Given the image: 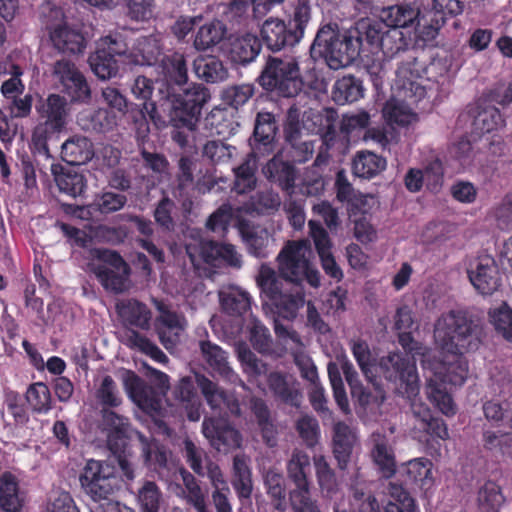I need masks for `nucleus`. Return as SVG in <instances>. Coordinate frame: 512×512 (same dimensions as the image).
I'll return each mask as SVG.
<instances>
[{"label":"nucleus","mask_w":512,"mask_h":512,"mask_svg":"<svg viewBox=\"0 0 512 512\" xmlns=\"http://www.w3.org/2000/svg\"><path fill=\"white\" fill-rule=\"evenodd\" d=\"M414 324L411 308L407 305L399 307L394 317V327L401 332L399 342L411 353L413 361L407 355L393 352L381 359L380 366L385 377L389 381H399L403 393L412 400L419 393L415 366L419 358L425 373L429 400L443 414L452 416L456 413V406L446 385L461 386L468 377V363L462 354L478 346L472 322L462 312L449 311L442 314L434 325L438 352L413 341L409 331Z\"/></svg>","instance_id":"f257e3e1"},{"label":"nucleus","mask_w":512,"mask_h":512,"mask_svg":"<svg viewBox=\"0 0 512 512\" xmlns=\"http://www.w3.org/2000/svg\"><path fill=\"white\" fill-rule=\"evenodd\" d=\"M379 48L387 59H392L407 50L409 37L397 28L382 22L361 19L354 27L340 31L338 25L322 26L311 46V52L323 57L330 69L349 66L360 54L363 40Z\"/></svg>","instance_id":"f03ea898"},{"label":"nucleus","mask_w":512,"mask_h":512,"mask_svg":"<svg viewBox=\"0 0 512 512\" xmlns=\"http://www.w3.org/2000/svg\"><path fill=\"white\" fill-rule=\"evenodd\" d=\"M312 249L309 240L288 241L277 256L278 271L262 265L256 278L265 297L275 306L277 313L285 319L296 317L304 305V294L297 289L286 288V282L301 283L306 280L311 286L320 285V275L310 262Z\"/></svg>","instance_id":"7ed1b4c3"},{"label":"nucleus","mask_w":512,"mask_h":512,"mask_svg":"<svg viewBox=\"0 0 512 512\" xmlns=\"http://www.w3.org/2000/svg\"><path fill=\"white\" fill-rule=\"evenodd\" d=\"M260 84L284 97L295 96L302 87L300 69L295 57H270L260 75Z\"/></svg>","instance_id":"20e7f679"},{"label":"nucleus","mask_w":512,"mask_h":512,"mask_svg":"<svg viewBox=\"0 0 512 512\" xmlns=\"http://www.w3.org/2000/svg\"><path fill=\"white\" fill-rule=\"evenodd\" d=\"M88 268L107 291L122 293L130 287L129 266L115 251L94 250Z\"/></svg>","instance_id":"39448f33"},{"label":"nucleus","mask_w":512,"mask_h":512,"mask_svg":"<svg viewBox=\"0 0 512 512\" xmlns=\"http://www.w3.org/2000/svg\"><path fill=\"white\" fill-rule=\"evenodd\" d=\"M163 98L170 103L175 116L193 129L194 120L200 115L203 105L207 102L209 94L200 84L192 83L181 87H171L167 91L160 89Z\"/></svg>","instance_id":"423d86ee"},{"label":"nucleus","mask_w":512,"mask_h":512,"mask_svg":"<svg viewBox=\"0 0 512 512\" xmlns=\"http://www.w3.org/2000/svg\"><path fill=\"white\" fill-rule=\"evenodd\" d=\"M288 478L294 483L295 489L290 494V501L295 512H314L317 508L310 497L308 474L310 457L301 449H293L286 464Z\"/></svg>","instance_id":"0eeeda50"},{"label":"nucleus","mask_w":512,"mask_h":512,"mask_svg":"<svg viewBox=\"0 0 512 512\" xmlns=\"http://www.w3.org/2000/svg\"><path fill=\"white\" fill-rule=\"evenodd\" d=\"M186 252L194 265L203 262L211 266L225 263L236 269L242 266V256L232 244L199 239L186 243Z\"/></svg>","instance_id":"6e6552de"},{"label":"nucleus","mask_w":512,"mask_h":512,"mask_svg":"<svg viewBox=\"0 0 512 512\" xmlns=\"http://www.w3.org/2000/svg\"><path fill=\"white\" fill-rule=\"evenodd\" d=\"M79 480L85 493L94 501L107 499L117 484L114 467L93 459L87 461Z\"/></svg>","instance_id":"1a4fd4ad"},{"label":"nucleus","mask_w":512,"mask_h":512,"mask_svg":"<svg viewBox=\"0 0 512 512\" xmlns=\"http://www.w3.org/2000/svg\"><path fill=\"white\" fill-rule=\"evenodd\" d=\"M39 123L33 131V139L37 142L44 141L49 134L61 131L67 122L70 113L68 102L64 96L51 94L38 107Z\"/></svg>","instance_id":"9d476101"},{"label":"nucleus","mask_w":512,"mask_h":512,"mask_svg":"<svg viewBox=\"0 0 512 512\" xmlns=\"http://www.w3.org/2000/svg\"><path fill=\"white\" fill-rule=\"evenodd\" d=\"M126 43L120 38L107 36L101 39L97 50L90 55L89 65L93 73L102 80L116 76L119 66L116 56L124 59Z\"/></svg>","instance_id":"9b49d317"},{"label":"nucleus","mask_w":512,"mask_h":512,"mask_svg":"<svg viewBox=\"0 0 512 512\" xmlns=\"http://www.w3.org/2000/svg\"><path fill=\"white\" fill-rule=\"evenodd\" d=\"M153 302L158 311L155 319L156 333L164 348L171 351L180 343L181 335L187 327V320L183 314L176 312L163 301Z\"/></svg>","instance_id":"f8f14e48"},{"label":"nucleus","mask_w":512,"mask_h":512,"mask_svg":"<svg viewBox=\"0 0 512 512\" xmlns=\"http://www.w3.org/2000/svg\"><path fill=\"white\" fill-rule=\"evenodd\" d=\"M48 10L52 20L60 21L59 23H47L54 47L63 53H82L85 48V40L81 32L62 21L63 14L60 9L52 8L50 4H47L42 7V14L45 15Z\"/></svg>","instance_id":"ddd939ff"},{"label":"nucleus","mask_w":512,"mask_h":512,"mask_svg":"<svg viewBox=\"0 0 512 512\" xmlns=\"http://www.w3.org/2000/svg\"><path fill=\"white\" fill-rule=\"evenodd\" d=\"M52 75L57 83L62 86L63 91L71 98L73 102H86L91 91L89 85L77 68L70 60L62 58L53 65Z\"/></svg>","instance_id":"4468645a"},{"label":"nucleus","mask_w":512,"mask_h":512,"mask_svg":"<svg viewBox=\"0 0 512 512\" xmlns=\"http://www.w3.org/2000/svg\"><path fill=\"white\" fill-rule=\"evenodd\" d=\"M202 433L210 445L219 452L227 453L241 446L240 432L223 418H204Z\"/></svg>","instance_id":"2eb2a0df"},{"label":"nucleus","mask_w":512,"mask_h":512,"mask_svg":"<svg viewBox=\"0 0 512 512\" xmlns=\"http://www.w3.org/2000/svg\"><path fill=\"white\" fill-rule=\"evenodd\" d=\"M420 74L414 62L402 63L396 72L393 85L394 96L416 104L426 95L424 86L419 82Z\"/></svg>","instance_id":"dca6fc26"},{"label":"nucleus","mask_w":512,"mask_h":512,"mask_svg":"<svg viewBox=\"0 0 512 512\" xmlns=\"http://www.w3.org/2000/svg\"><path fill=\"white\" fill-rule=\"evenodd\" d=\"M199 349L203 360L214 373L231 384L246 388L245 383L231 367L228 353L219 345L210 340H200Z\"/></svg>","instance_id":"f3484780"},{"label":"nucleus","mask_w":512,"mask_h":512,"mask_svg":"<svg viewBox=\"0 0 512 512\" xmlns=\"http://www.w3.org/2000/svg\"><path fill=\"white\" fill-rule=\"evenodd\" d=\"M470 282L482 295H491L500 285V276L494 259L488 255L478 257L468 270Z\"/></svg>","instance_id":"a211bd4d"},{"label":"nucleus","mask_w":512,"mask_h":512,"mask_svg":"<svg viewBox=\"0 0 512 512\" xmlns=\"http://www.w3.org/2000/svg\"><path fill=\"white\" fill-rule=\"evenodd\" d=\"M195 379L206 403L213 411L221 413L227 410L233 415L240 414L239 401L232 393L226 392L203 374H196Z\"/></svg>","instance_id":"6ab92c4d"},{"label":"nucleus","mask_w":512,"mask_h":512,"mask_svg":"<svg viewBox=\"0 0 512 512\" xmlns=\"http://www.w3.org/2000/svg\"><path fill=\"white\" fill-rule=\"evenodd\" d=\"M368 445L370 456L385 478L392 477L396 472V460L393 447L387 437L379 431L373 432Z\"/></svg>","instance_id":"aec40b11"},{"label":"nucleus","mask_w":512,"mask_h":512,"mask_svg":"<svg viewBox=\"0 0 512 512\" xmlns=\"http://www.w3.org/2000/svg\"><path fill=\"white\" fill-rule=\"evenodd\" d=\"M103 422L110 430L108 435L109 448L116 454L126 446V440L138 431H134L126 417L111 410H103Z\"/></svg>","instance_id":"412c9836"},{"label":"nucleus","mask_w":512,"mask_h":512,"mask_svg":"<svg viewBox=\"0 0 512 512\" xmlns=\"http://www.w3.org/2000/svg\"><path fill=\"white\" fill-rule=\"evenodd\" d=\"M267 383L273 395L282 402L293 407H299L302 402L300 385L293 377L279 372L269 374Z\"/></svg>","instance_id":"4be33fe9"},{"label":"nucleus","mask_w":512,"mask_h":512,"mask_svg":"<svg viewBox=\"0 0 512 512\" xmlns=\"http://www.w3.org/2000/svg\"><path fill=\"white\" fill-rule=\"evenodd\" d=\"M240 234L250 254L264 258L269 254V249L275 245L272 231L264 226H248L241 224Z\"/></svg>","instance_id":"5701e85b"},{"label":"nucleus","mask_w":512,"mask_h":512,"mask_svg":"<svg viewBox=\"0 0 512 512\" xmlns=\"http://www.w3.org/2000/svg\"><path fill=\"white\" fill-rule=\"evenodd\" d=\"M161 54L159 40L154 36L138 38L130 49L126 47L123 62L134 65H152Z\"/></svg>","instance_id":"b1692460"},{"label":"nucleus","mask_w":512,"mask_h":512,"mask_svg":"<svg viewBox=\"0 0 512 512\" xmlns=\"http://www.w3.org/2000/svg\"><path fill=\"white\" fill-rule=\"evenodd\" d=\"M116 310L121 320L126 325L134 326L142 330H148L151 326L152 313L146 304L136 299H124L116 304Z\"/></svg>","instance_id":"393cba45"},{"label":"nucleus","mask_w":512,"mask_h":512,"mask_svg":"<svg viewBox=\"0 0 512 512\" xmlns=\"http://www.w3.org/2000/svg\"><path fill=\"white\" fill-rule=\"evenodd\" d=\"M261 35L267 47L274 51L299 42L290 27L280 19H267L262 25Z\"/></svg>","instance_id":"a878e982"},{"label":"nucleus","mask_w":512,"mask_h":512,"mask_svg":"<svg viewBox=\"0 0 512 512\" xmlns=\"http://www.w3.org/2000/svg\"><path fill=\"white\" fill-rule=\"evenodd\" d=\"M78 125L85 131L107 133L117 125L116 115L104 108L85 109L77 116Z\"/></svg>","instance_id":"bb28decb"},{"label":"nucleus","mask_w":512,"mask_h":512,"mask_svg":"<svg viewBox=\"0 0 512 512\" xmlns=\"http://www.w3.org/2000/svg\"><path fill=\"white\" fill-rule=\"evenodd\" d=\"M333 454L340 469H346L350 461L356 435L344 422H337L333 428Z\"/></svg>","instance_id":"cd10ccee"},{"label":"nucleus","mask_w":512,"mask_h":512,"mask_svg":"<svg viewBox=\"0 0 512 512\" xmlns=\"http://www.w3.org/2000/svg\"><path fill=\"white\" fill-rule=\"evenodd\" d=\"M62 158L71 165H83L94 156L92 142L85 136L74 135L68 138L61 147Z\"/></svg>","instance_id":"c85d7f7f"},{"label":"nucleus","mask_w":512,"mask_h":512,"mask_svg":"<svg viewBox=\"0 0 512 512\" xmlns=\"http://www.w3.org/2000/svg\"><path fill=\"white\" fill-rule=\"evenodd\" d=\"M261 44L257 36L251 33L237 35L230 41L229 56L235 63L246 64L259 54Z\"/></svg>","instance_id":"c756f323"},{"label":"nucleus","mask_w":512,"mask_h":512,"mask_svg":"<svg viewBox=\"0 0 512 512\" xmlns=\"http://www.w3.org/2000/svg\"><path fill=\"white\" fill-rule=\"evenodd\" d=\"M419 12V8L412 4L392 5L382 10L379 22L401 30L414 25Z\"/></svg>","instance_id":"7c9ffc66"},{"label":"nucleus","mask_w":512,"mask_h":512,"mask_svg":"<svg viewBox=\"0 0 512 512\" xmlns=\"http://www.w3.org/2000/svg\"><path fill=\"white\" fill-rule=\"evenodd\" d=\"M162 71L166 79V90L171 87L187 85L188 68L186 59L181 53H173L162 59Z\"/></svg>","instance_id":"2f4dec72"},{"label":"nucleus","mask_w":512,"mask_h":512,"mask_svg":"<svg viewBox=\"0 0 512 512\" xmlns=\"http://www.w3.org/2000/svg\"><path fill=\"white\" fill-rule=\"evenodd\" d=\"M386 168V160L378 154L363 150L358 151L352 161V172L363 179H371Z\"/></svg>","instance_id":"473e14b6"},{"label":"nucleus","mask_w":512,"mask_h":512,"mask_svg":"<svg viewBox=\"0 0 512 512\" xmlns=\"http://www.w3.org/2000/svg\"><path fill=\"white\" fill-rule=\"evenodd\" d=\"M405 102L409 101L394 96L393 99L386 103L383 108V114L390 124H396L400 127H411L418 122V115Z\"/></svg>","instance_id":"72a5a7b5"},{"label":"nucleus","mask_w":512,"mask_h":512,"mask_svg":"<svg viewBox=\"0 0 512 512\" xmlns=\"http://www.w3.org/2000/svg\"><path fill=\"white\" fill-rule=\"evenodd\" d=\"M122 341L127 347L137 349L158 363L166 364L168 362L166 354L154 342L134 329H127L123 334Z\"/></svg>","instance_id":"f704fd0d"},{"label":"nucleus","mask_w":512,"mask_h":512,"mask_svg":"<svg viewBox=\"0 0 512 512\" xmlns=\"http://www.w3.org/2000/svg\"><path fill=\"white\" fill-rule=\"evenodd\" d=\"M362 82L352 75L338 79L332 88V99L339 105L353 103L363 97Z\"/></svg>","instance_id":"c9c22d12"},{"label":"nucleus","mask_w":512,"mask_h":512,"mask_svg":"<svg viewBox=\"0 0 512 512\" xmlns=\"http://www.w3.org/2000/svg\"><path fill=\"white\" fill-rule=\"evenodd\" d=\"M267 179L277 183L283 190L290 191L294 188V167L278 157L272 158L263 168Z\"/></svg>","instance_id":"e433bc0d"},{"label":"nucleus","mask_w":512,"mask_h":512,"mask_svg":"<svg viewBox=\"0 0 512 512\" xmlns=\"http://www.w3.org/2000/svg\"><path fill=\"white\" fill-rule=\"evenodd\" d=\"M22 502L16 477L10 473L3 474L0 477V508L3 512H18Z\"/></svg>","instance_id":"4c0bfd02"},{"label":"nucleus","mask_w":512,"mask_h":512,"mask_svg":"<svg viewBox=\"0 0 512 512\" xmlns=\"http://www.w3.org/2000/svg\"><path fill=\"white\" fill-rule=\"evenodd\" d=\"M194 72L206 82H220L226 79L227 70L215 56H201L194 60Z\"/></svg>","instance_id":"58836bf2"},{"label":"nucleus","mask_w":512,"mask_h":512,"mask_svg":"<svg viewBox=\"0 0 512 512\" xmlns=\"http://www.w3.org/2000/svg\"><path fill=\"white\" fill-rule=\"evenodd\" d=\"M136 438L141 444L142 456L145 464L153 466L154 469L168 466L171 453L157 443L150 441L142 433L137 432Z\"/></svg>","instance_id":"ea45409f"},{"label":"nucleus","mask_w":512,"mask_h":512,"mask_svg":"<svg viewBox=\"0 0 512 512\" xmlns=\"http://www.w3.org/2000/svg\"><path fill=\"white\" fill-rule=\"evenodd\" d=\"M349 346L365 378L376 386L375 359L368 344L363 340H351Z\"/></svg>","instance_id":"a19ab883"},{"label":"nucleus","mask_w":512,"mask_h":512,"mask_svg":"<svg viewBox=\"0 0 512 512\" xmlns=\"http://www.w3.org/2000/svg\"><path fill=\"white\" fill-rule=\"evenodd\" d=\"M137 502L143 512H158L165 508V498L153 481H145L137 493Z\"/></svg>","instance_id":"79ce46f5"},{"label":"nucleus","mask_w":512,"mask_h":512,"mask_svg":"<svg viewBox=\"0 0 512 512\" xmlns=\"http://www.w3.org/2000/svg\"><path fill=\"white\" fill-rule=\"evenodd\" d=\"M232 484L240 499H248L252 492L251 472L244 456L237 455L233 460Z\"/></svg>","instance_id":"37998d69"},{"label":"nucleus","mask_w":512,"mask_h":512,"mask_svg":"<svg viewBox=\"0 0 512 512\" xmlns=\"http://www.w3.org/2000/svg\"><path fill=\"white\" fill-rule=\"evenodd\" d=\"M441 180V165L434 163L427 167L425 171L410 169L405 177V185L411 192H417L421 189L423 182L427 181L430 185L432 181L433 188H436Z\"/></svg>","instance_id":"c03bdc74"},{"label":"nucleus","mask_w":512,"mask_h":512,"mask_svg":"<svg viewBox=\"0 0 512 512\" xmlns=\"http://www.w3.org/2000/svg\"><path fill=\"white\" fill-rule=\"evenodd\" d=\"M256 160L254 155L247 159L237 168H234L235 181L233 189L238 194H244L253 190L256 186Z\"/></svg>","instance_id":"a18cd8bd"},{"label":"nucleus","mask_w":512,"mask_h":512,"mask_svg":"<svg viewBox=\"0 0 512 512\" xmlns=\"http://www.w3.org/2000/svg\"><path fill=\"white\" fill-rule=\"evenodd\" d=\"M504 120L500 114V111L495 107H485L479 109L474 116L472 123L473 133L476 135H483L485 133H491L502 127Z\"/></svg>","instance_id":"49530a36"},{"label":"nucleus","mask_w":512,"mask_h":512,"mask_svg":"<svg viewBox=\"0 0 512 512\" xmlns=\"http://www.w3.org/2000/svg\"><path fill=\"white\" fill-rule=\"evenodd\" d=\"M477 503L482 512H498L505 503V498L496 483L487 481L479 489Z\"/></svg>","instance_id":"de8ad7c7"},{"label":"nucleus","mask_w":512,"mask_h":512,"mask_svg":"<svg viewBox=\"0 0 512 512\" xmlns=\"http://www.w3.org/2000/svg\"><path fill=\"white\" fill-rule=\"evenodd\" d=\"M340 361L341 370L350 387L351 395L357 398L362 406H366L370 403L371 395L360 382L358 372L346 356H343Z\"/></svg>","instance_id":"09e8293b"},{"label":"nucleus","mask_w":512,"mask_h":512,"mask_svg":"<svg viewBox=\"0 0 512 512\" xmlns=\"http://www.w3.org/2000/svg\"><path fill=\"white\" fill-rule=\"evenodd\" d=\"M225 27L220 21H213L200 27L194 46L198 50H206L219 43L225 35Z\"/></svg>","instance_id":"8fccbe9b"},{"label":"nucleus","mask_w":512,"mask_h":512,"mask_svg":"<svg viewBox=\"0 0 512 512\" xmlns=\"http://www.w3.org/2000/svg\"><path fill=\"white\" fill-rule=\"evenodd\" d=\"M414 499L401 486L395 483L389 484V499L385 512H412Z\"/></svg>","instance_id":"3c124183"},{"label":"nucleus","mask_w":512,"mask_h":512,"mask_svg":"<svg viewBox=\"0 0 512 512\" xmlns=\"http://www.w3.org/2000/svg\"><path fill=\"white\" fill-rule=\"evenodd\" d=\"M60 191L72 197L81 196L86 189L87 181L83 174L73 170L62 172L56 177Z\"/></svg>","instance_id":"603ef678"},{"label":"nucleus","mask_w":512,"mask_h":512,"mask_svg":"<svg viewBox=\"0 0 512 512\" xmlns=\"http://www.w3.org/2000/svg\"><path fill=\"white\" fill-rule=\"evenodd\" d=\"M26 399L32 409L38 413H46L51 409V393L48 386L37 382L28 388Z\"/></svg>","instance_id":"864d4df0"},{"label":"nucleus","mask_w":512,"mask_h":512,"mask_svg":"<svg viewBox=\"0 0 512 512\" xmlns=\"http://www.w3.org/2000/svg\"><path fill=\"white\" fill-rule=\"evenodd\" d=\"M133 95L144 100L142 113L150 117L151 120L156 119V105L154 102H148L153 93V83L144 76H138L131 87Z\"/></svg>","instance_id":"5fc2aeb1"},{"label":"nucleus","mask_w":512,"mask_h":512,"mask_svg":"<svg viewBox=\"0 0 512 512\" xmlns=\"http://www.w3.org/2000/svg\"><path fill=\"white\" fill-rule=\"evenodd\" d=\"M296 431L308 448H313L320 437V427L315 417L311 415L300 416L295 423Z\"/></svg>","instance_id":"6e6d98bb"},{"label":"nucleus","mask_w":512,"mask_h":512,"mask_svg":"<svg viewBox=\"0 0 512 512\" xmlns=\"http://www.w3.org/2000/svg\"><path fill=\"white\" fill-rule=\"evenodd\" d=\"M223 309L231 315H242L250 307L248 293L240 290H232L228 293H220Z\"/></svg>","instance_id":"4d7b16f0"},{"label":"nucleus","mask_w":512,"mask_h":512,"mask_svg":"<svg viewBox=\"0 0 512 512\" xmlns=\"http://www.w3.org/2000/svg\"><path fill=\"white\" fill-rule=\"evenodd\" d=\"M489 319L495 330L506 340L512 341V309L506 304L491 309Z\"/></svg>","instance_id":"13d9d810"},{"label":"nucleus","mask_w":512,"mask_h":512,"mask_svg":"<svg viewBox=\"0 0 512 512\" xmlns=\"http://www.w3.org/2000/svg\"><path fill=\"white\" fill-rule=\"evenodd\" d=\"M236 353L242 369L247 375L258 376L266 372L265 364L256 357L246 344H237Z\"/></svg>","instance_id":"bf43d9fd"},{"label":"nucleus","mask_w":512,"mask_h":512,"mask_svg":"<svg viewBox=\"0 0 512 512\" xmlns=\"http://www.w3.org/2000/svg\"><path fill=\"white\" fill-rule=\"evenodd\" d=\"M275 133L276 125L273 115L268 112L258 113L254 128L255 141L267 146L273 141Z\"/></svg>","instance_id":"052dcab7"},{"label":"nucleus","mask_w":512,"mask_h":512,"mask_svg":"<svg viewBox=\"0 0 512 512\" xmlns=\"http://www.w3.org/2000/svg\"><path fill=\"white\" fill-rule=\"evenodd\" d=\"M417 24L418 36L423 41H431L436 38L440 28L445 24L443 17L438 18L430 12L421 14L419 12V18L415 22Z\"/></svg>","instance_id":"680f3d73"},{"label":"nucleus","mask_w":512,"mask_h":512,"mask_svg":"<svg viewBox=\"0 0 512 512\" xmlns=\"http://www.w3.org/2000/svg\"><path fill=\"white\" fill-rule=\"evenodd\" d=\"M96 398L105 407H117L121 404V396L111 376H104L96 389Z\"/></svg>","instance_id":"e2e57ef3"},{"label":"nucleus","mask_w":512,"mask_h":512,"mask_svg":"<svg viewBox=\"0 0 512 512\" xmlns=\"http://www.w3.org/2000/svg\"><path fill=\"white\" fill-rule=\"evenodd\" d=\"M408 480L420 483L422 487L431 482V462L424 458L409 461L405 467Z\"/></svg>","instance_id":"0e129e2a"},{"label":"nucleus","mask_w":512,"mask_h":512,"mask_svg":"<svg viewBox=\"0 0 512 512\" xmlns=\"http://www.w3.org/2000/svg\"><path fill=\"white\" fill-rule=\"evenodd\" d=\"M310 17L308 0H298L288 23L291 31L297 36L298 41L303 37L305 27Z\"/></svg>","instance_id":"69168bd1"},{"label":"nucleus","mask_w":512,"mask_h":512,"mask_svg":"<svg viewBox=\"0 0 512 512\" xmlns=\"http://www.w3.org/2000/svg\"><path fill=\"white\" fill-rule=\"evenodd\" d=\"M234 151L233 146L222 141L211 140L204 144L202 155L212 163H225L232 158Z\"/></svg>","instance_id":"338daca9"},{"label":"nucleus","mask_w":512,"mask_h":512,"mask_svg":"<svg viewBox=\"0 0 512 512\" xmlns=\"http://www.w3.org/2000/svg\"><path fill=\"white\" fill-rule=\"evenodd\" d=\"M184 454L190 468L199 476H205V464L210 461L206 452L197 447L192 441L186 440L184 442Z\"/></svg>","instance_id":"774afa93"}]
</instances>
